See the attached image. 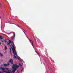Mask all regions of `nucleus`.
I'll return each mask as SVG.
<instances>
[{"label":"nucleus","instance_id":"393cba45","mask_svg":"<svg viewBox=\"0 0 73 73\" xmlns=\"http://www.w3.org/2000/svg\"><path fill=\"white\" fill-rule=\"evenodd\" d=\"M13 24H14V25H15V23H13Z\"/></svg>","mask_w":73,"mask_h":73},{"label":"nucleus","instance_id":"1a4fd4ad","mask_svg":"<svg viewBox=\"0 0 73 73\" xmlns=\"http://www.w3.org/2000/svg\"><path fill=\"white\" fill-rule=\"evenodd\" d=\"M15 37V34H14V36H12V39L13 40Z\"/></svg>","mask_w":73,"mask_h":73},{"label":"nucleus","instance_id":"6ab92c4d","mask_svg":"<svg viewBox=\"0 0 73 73\" xmlns=\"http://www.w3.org/2000/svg\"><path fill=\"white\" fill-rule=\"evenodd\" d=\"M10 50L11 53V48H10Z\"/></svg>","mask_w":73,"mask_h":73},{"label":"nucleus","instance_id":"7ed1b4c3","mask_svg":"<svg viewBox=\"0 0 73 73\" xmlns=\"http://www.w3.org/2000/svg\"><path fill=\"white\" fill-rule=\"evenodd\" d=\"M27 38H28V39H29V40H30V42H31V44L33 46V48H34V44H33V41L32 39L31 38L30 39H29V38H28V37H27Z\"/></svg>","mask_w":73,"mask_h":73},{"label":"nucleus","instance_id":"39448f33","mask_svg":"<svg viewBox=\"0 0 73 73\" xmlns=\"http://www.w3.org/2000/svg\"><path fill=\"white\" fill-rule=\"evenodd\" d=\"M10 64V63L8 62L7 64H5L4 65V66H8V65H9Z\"/></svg>","mask_w":73,"mask_h":73},{"label":"nucleus","instance_id":"f3484780","mask_svg":"<svg viewBox=\"0 0 73 73\" xmlns=\"http://www.w3.org/2000/svg\"><path fill=\"white\" fill-rule=\"evenodd\" d=\"M19 65L21 66H22V65L20 63H19Z\"/></svg>","mask_w":73,"mask_h":73},{"label":"nucleus","instance_id":"6e6552de","mask_svg":"<svg viewBox=\"0 0 73 73\" xmlns=\"http://www.w3.org/2000/svg\"><path fill=\"white\" fill-rule=\"evenodd\" d=\"M2 69L3 70H4L5 69V68H2V67H0V69Z\"/></svg>","mask_w":73,"mask_h":73},{"label":"nucleus","instance_id":"5701e85b","mask_svg":"<svg viewBox=\"0 0 73 73\" xmlns=\"http://www.w3.org/2000/svg\"><path fill=\"white\" fill-rule=\"evenodd\" d=\"M1 42H0V45H1Z\"/></svg>","mask_w":73,"mask_h":73},{"label":"nucleus","instance_id":"412c9836","mask_svg":"<svg viewBox=\"0 0 73 73\" xmlns=\"http://www.w3.org/2000/svg\"><path fill=\"white\" fill-rule=\"evenodd\" d=\"M18 73H19V71H18V70H17Z\"/></svg>","mask_w":73,"mask_h":73},{"label":"nucleus","instance_id":"4468645a","mask_svg":"<svg viewBox=\"0 0 73 73\" xmlns=\"http://www.w3.org/2000/svg\"><path fill=\"white\" fill-rule=\"evenodd\" d=\"M16 26H18V27H20V26H19V25H17Z\"/></svg>","mask_w":73,"mask_h":73},{"label":"nucleus","instance_id":"20e7f679","mask_svg":"<svg viewBox=\"0 0 73 73\" xmlns=\"http://www.w3.org/2000/svg\"><path fill=\"white\" fill-rule=\"evenodd\" d=\"M9 62H10L11 64H13V60L12 58H10V60L9 61Z\"/></svg>","mask_w":73,"mask_h":73},{"label":"nucleus","instance_id":"dca6fc26","mask_svg":"<svg viewBox=\"0 0 73 73\" xmlns=\"http://www.w3.org/2000/svg\"><path fill=\"white\" fill-rule=\"evenodd\" d=\"M12 46H13V48H12V50H13V49L14 46V45H12Z\"/></svg>","mask_w":73,"mask_h":73},{"label":"nucleus","instance_id":"2eb2a0df","mask_svg":"<svg viewBox=\"0 0 73 73\" xmlns=\"http://www.w3.org/2000/svg\"><path fill=\"white\" fill-rule=\"evenodd\" d=\"M36 52V53H37V54H38V55H39V56H40V54H39V53H38V52Z\"/></svg>","mask_w":73,"mask_h":73},{"label":"nucleus","instance_id":"9b49d317","mask_svg":"<svg viewBox=\"0 0 73 73\" xmlns=\"http://www.w3.org/2000/svg\"><path fill=\"white\" fill-rule=\"evenodd\" d=\"M7 47L6 46H5V50H6L7 49Z\"/></svg>","mask_w":73,"mask_h":73},{"label":"nucleus","instance_id":"f03ea898","mask_svg":"<svg viewBox=\"0 0 73 73\" xmlns=\"http://www.w3.org/2000/svg\"><path fill=\"white\" fill-rule=\"evenodd\" d=\"M13 49V52L14 54V58H17V52H16V50L15 49V48H13V49Z\"/></svg>","mask_w":73,"mask_h":73},{"label":"nucleus","instance_id":"f257e3e1","mask_svg":"<svg viewBox=\"0 0 73 73\" xmlns=\"http://www.w3.org/2000/svg\"><path fill=\"white\" fill-rule=\"evenodd\" d=\"M19 66L17 65V64H15L14 65H13L12 66L13 70L12 71L11 70H8L9 68H6V69L8 70V71H7L6 70H4V72H6V73H11L12 72L13 73H15L16 70L17 69V68H19Z\"/></svg>","mask_w":73,"mask_h":73},{"label":"nucleus","instance_id":"f8f14e48","mask_svg":"<svg viewBox=\"0 0 73 73\" xmlns=\"http://www.w3.org/2000/svg\"><path fill=\"white\" fill-rule=\"evenodd\" d=\"M7 44L9 45V42H7Z\"/></svg>","mask_w":73,"mask_h":73},{"label":"nucleus","instance_id":"ddd939ff","mask_svg":"<svg viewBox=\"0 0 73 73\" xmlns=\"http://www.w3.org/2000/svg\"><path fill=\"white\" fill-rule=\"evenodd\" d=\"M23 33L25 35H26V36H27V35H26L25 33L24 32V31H23Z\"/></svg>","mask_w":73,"mask_h":73},{"label":"nucleus","instance_id":"b1692460","mask_svg":"<svg viewBox=\"0 0 73 73\" xmlns=\"http://www.w3.org/2000/svg\"><path fill=\"white\" fill-rule=\"evenodd\" d=\"M23 71V70H21V72H22Z\"/></svg>","mask_w":73,"mask_h":73},{"label":"nucleus","instance_id":"9d476101","mask_svg":"<svg viewBox=\"0 0 73 73\" xmlns=\"http://www.w3.org/2000/svg\"><path fill=\"white\" fill-rule=\"evenodd\" d=\"M0 54L1 55V56H3V53H1V52H0Z\"/></svg>","mask_w":73,"mask_h":73},{"label":"nucleus","instance_id":"bb28decb","mask_svg":"<svg viewBox=\"0 0 73 73\" xmlns=\"http://www.w3.org/2000/svg\"><path fill=\"white\" fill-rule=\"evenodd\" d=\"M25 31H26L25 30Z\"/></svg>","mask_w":73,"mask_h":73},{"label":"nucleus","instance_id":"0eeeda50","mask_svg":"<svg viewBox=\"0 0 73 73\" xmlns=\"http://www.w3.org/2000/svg\"><path fill=\"white\" fill-rule=\"evenodd\" d=\"M9 45L11 46V45L10 44V43H12V42L11 41V40H9Z\"/></svg>","mask_w":73,"mask_h":73},{"label":"nucleus","instance_id":"aec40b11","mask_svg":"<svg viewBox=\"0 0 73 73\" xmlns=\"http://www.w3.org/2000/svg\"><path fill=\"white\" fill-rule=\"evenodd\" d=\"M50 69L51 70H52V68H50Z\"/></svg>","mask_w":73,"mask_h":73},{"label":"nucleus","instance_id":"4be33fe9","mask_svg":"<svg viewBox=\"0 0 73 73\" xmlns=\"http://www.w3.org/2000/svg\"><path fill=\"white\" fill-rule=\"evenodd\" d=\"M0 4L1 5V6H2V5H1V3H0Z\"/></svg>","mask_w":73,"mask_h":73},{"label":"nucleus","instance_id":"423d86ee","mask_svg":"<svg viewBox=\"0 0 73 73\" xmlns=\"http://www.w3.org/2000/svg\"><path fill=\"white\" fill-rule=\"evenodd\" d=\"M0 38L1 39V41H2V42H4V41H3V38L2 36H0Z\"/></svg>","mask_w":73,"mask_h":73},{"label":"nucleus","instance_id":"a878e982","mask_svg":"<svg viewBox=\"0 0 73 73\" xmlns=\"http://www.w3.org/2000/svg\"><path fill=\"white\" fill-rule=\"evenodd\" d=\"M1 73V72H0V73Z\"/></svg>","mask_w":73,"mask_h":73},{"label":"nucleus","instance_id":"a211bd4d","mask_svg":"<svg viewBox=\"0 0 73 73\" xmlns=\"http://www.w3.org/2000/svg\"><path fill=\"white\" fill-rule=\"evenodd\" d=\"M4 40V41H5V42H7V41H6V40Z\"/></svg>","mask_w":73,"mask_h":73}]
</instances>
